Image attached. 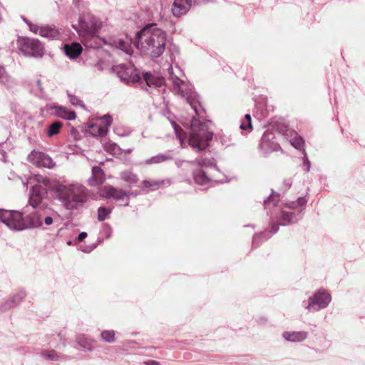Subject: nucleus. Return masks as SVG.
Wrapping results in <instances>:
<instances>
[{
    "mask_svg": "<svg viewBox=\"0 0 365 365\" xmlns=\"http://www.w3.org/2000/svg\"><path fill=\"white\" fill-rule=\"evenodd\" d=\"M178 74H175L172 66L168 67L169 80L172 82L175 92L185 98L192 113L182 116L180 123L189 130L188 145L192 149L200 153L205 150L212 138V132L209 130L208 121L205 118V110L201 105L197 93L192 91V86L180 78L182 71L176 66Z\"/></svg>",
    "mask_w": 365,
    "mask_h": 365,
    "instance_id": "1",
    "label": "nucleus"
},
{
    "mask_svg": "<svg viewBox=\"0 0 365 365\" xmlns=\"http://www.w3.org/2000/svg\"><path fill=\"white\" fill-rule=\"evenodd\" d=\"M307 200L300 197L295 201H279V194L274 191L264 200V209L270 216L272 227L270 231L255 235L252 240V245L258 246L261 239L267 240L272 235L277 232L279 225L287 226L297 223L302 218L303 212L306 207Z\"/></svg>",
    "mask_w": 365,
    "mask_h": 365,
    "instance_id": "2",
    "label": "nucleus"
},
{
    "mask_svg": "<svg viewBox=\"0 0 365 365\" xmlns=\"http://www.w3.org/2000/svg\"><path fill=\"white\" fill-rule=\"evenodd\" d=\"M166 42L167 33L155 24H148L136 33L133 43L143 55L155 58L164 53ZM132 43V38L125 36L114 39L111 45L126 54L131 55L133 51Z\"/></svg>",
    "mask_w": 365,
    "mask_h": 365,
    "instance_id": "3",
    "label": "nucleus"
},
{
    "mask_svg": "<svg viewBox=\"0 0 365 365\" xmlns=\"http://www.w3.org/2000/svg\"><path fill=\"white\" fill-rule=\"evenodd\" d=\"M53 195L68 210H78L88 199V190L79 183L54 182Z\"/></svg>",
    "mask_w": 365,
    "mask_h": 365,
    "instance_id": "4",
    "label": "nucleus"
},
{
    "mask_svg": "<svg viewBox=\"0 0 365 365\" xmlns=\"http://www.w3.org/2000/svg\"><path fill=\"white\" fill-rule=\"evenodd\" d=\"M24 186L27 189L29 184L31 185L29 191V203L34 208H37L48 197V190L53 193V187L56 181H51L46 177L41 175H33L24 180Z\"/></svg>",
    "mask_w": 365,
    "mask_h": 365,
    "instance_id": "5",
    "label": "nucleus"
},
{
    "mask_svg": "<svg viewBox=\"0 0 365 365\" xmlns=\"http://www.w3.org/2000/svg\"><path fill=\"white\" fill-rule=\"evenodd\" d=\"M78 25V33L86 43H88V39L95 38L98 36L102 23L98 18L88 14L79 17Z\"/></svg>",
    "mask_w": 365,
    "mask_h": 365,
    "instance_id": "6",
    "label": "nucleus"
},
{
    "mask_svg": "<svg viewBox=\"0 0 365 365\" xmlns=\"http://www.w3.org/2000/svg\"><path fill=\"white\" fill-rule=\"evenodd\" d=\"M17 45L20 52L26 57L40 58L45 53L43 44L36 38L19 37Z\"/></svg>",
    "mask_w": 365,
    "mask_h": 365,
    "instance_id": "7",
    "label": "nucleus"
},
{
    "mask_svg": "<svg viewBox=\"0 0 365 365\" xmlns=\"http://www.w3.org/2000/svg\"><path fill=\"white\" fill-rule=\"evenodd\" d=\"M331 302V294L325 289L321 288L308 298L307 303L304 304V307L309 312H317L326 309Z\"/></svg>",
    "mask_w": 365,
    "mask_h": 365,
    "instance_id": "8",
    "label": "nucleus"
},
{
    "mask_svg": "<svg viewBox=\"0 0 365 365\" xmlns=\"http://www.w3.org/2000/svg\"><path fill=\"white\" fill-rule=\"evenodd\" d=\"M0 220L13 230L26 229V225L22 218V212L0 209Z\"/></svg>",
    "mask_w": 365,
    "mask_h": 365,
    "instance_id": "9",
    "label": "nucleus"
},
{
    "mask_svg": "<svg viewBox=\"0 0 365 365\" xmlns=\"http://www.w3.org/2000/svg\"><path fill=\"white\" fill-rule=\"evenodd\" d=\"M113 71L120 79L127 84H135L140 80V76L132 65L120 64L113 66Z\"/></svg>",
    "mask_w": 365,
    "mask_h": 365,
    "instance_id": "10",
    "label": "nucleus"
},
{
    "mask_svg": "<svg viewBox=\"0 0 365 365\" xmlns=\"http://www.w3.org/2000/svg\"><path fill=\"white\" fill-rule=\"evenodd\" d=\"M213 0H174L172 5V14L175 17L186 14L192 6L206 4Z\"/></svg>",
    "mask_w": 365,
    "mask_h": 365,
    "instance_id": "11",
    "label": "nucleus"
},
{
    "mask_svg": "<svg viewBox=\"0 0 365 365\" xmlns=\"http://www.w3.org/2000/svg\"><path fill=\"white\" fill-rule=\"evenodd\" d=\"M133 192L130 190H124L111 185H106L101 190V196L104 198H113L115 201L124 202V206L129 205V200Z\"/></svg>",
    "mask_w": 365,
    "mask_h": 365,
    "instance_id": "12",
    "label": "nucleus"
},
{
    "mask_svg": "<svg viewBox=\"0 0 365 365\" xmlns=\"http://www.w3.org/2000/svg\"><path fill=\"white\" fill-rule=\"evenodd\" d=\"M30 205L25 206L22 212V218L26 225V228H39L42 209L36 210Z\"/></svg>",
    "mask_w": 365,
    "mask_h": 365,
    "instance_id": "13",
    "label": "nucleus"
},
{
    "mask_svg": "<svg viewBox=\"0 0 365 365\" xmlns=\"http://www.w3.org/2000/svg\"><path fill=\"white\" fill-rule=\"evenodd\" d=\"M28 160L37 167H42L51 169L55 166V163L52 158L47 154L39 152L32 151L28 156Z\"/></svg>",
    "mask_w": 365,
    "mask_h": 365,
    "instance_id": "14",
    "label": "nucleus"
},
{
    "mask_svg": "<svg viewBox=\"0 0 365 365\" xmlns=\"http://www.w3.org/2000/svg\"><path fill=\"white\" fill-rule=\"evenodd\" d=\"M60 215L57 211L52 208L46 207L41 210V225L39 228L47 230L51 225L58 223L59 221Z\"/></svg>",
    "mask_w": 365,
    "mask_h": 365,
    "instance_id": "15",
    "label": "nucleus"
},
{
    "mask_svg": "<svg viewBox=\"0 0 365 365\" xmlns=\"http://www.w3.org/2000/svg\"><path fill=\"white\" fill-rule=\"evenodd\" d=\"M143 79L145 82V89L148 92L152 93V88L157 89L164 85V78L161 76L153 75L150 72L143 73Z\"/></svg>",
    "mask_w": 365,
    "mask_h": 365,
    "instance_id": "16",
    "label": "nucleus"
},
{
    "mask_svg": "<svg viewBox=\"0 0 365 365\" xmlns=\"http://www.w3.org/2000/svg\"><path fill=\"white\" fill-rule=\"evenodd\" d=\"M274 138V136L272 132L269 130L265 131L261 138V149L265 152L277 150L279 145L273 141Z\"/></svg>",
    "mask_w": 365,
    "mask_h": 365,
    "instance_id": "17",
    "label": "nucleus"
},
{
    "mask_svg": "<svg viewBox=\"0 0 365 365\" xmlns=\"http://www.w3.org/2000/svg\"><path fill=\"white\" fill-rule=\"evenodd\" d=\"M189 163L192 166L197 165L201 169L214 168L216 171L219 172L215 159L212 157L207 156L205 154L198 156L194 160L189 161Z\"/></svg>",
    "mask_w": 365,
    "mask_h": 365,
    "instance_id": "18",
    "label": "nucleus"
},
{
    "mask_svg": "<svg viewBox=\"0 0 365 365\" xmlns=\"http://www.w3.org/2000/svg\"><path fill=\"white\" fill-rule=\"evenodd\" d=\"M170 185L171 180L170 179L158 180H144L141 182V188L143 190L148 189L145 190V192H148L149 190L153 191L158 189L159 187L169 186Z\"/></svg>",
    "mask_w": 365,
    "mask_h": 365,
    "instance_id": "19",
    "label": "nucleus"
},
{
    "mask_svg": "<svg viewBox=\"0 0 365 365\" xmlns=\"http://www.w3.org/2000/svg\"><path fill=\"white\" fill-rule=\"evenodd\" d=\"M282 338L289 342H302L308 337L306 331H285L282 334Z\"/></svg>",
    "mask_w": 365,
    "mask_h": 365,
    "instance_id": "20",
    "label": "nucleus"
},
{
    "mask_svg": "<svg viewBox=\"0 0 365 365\" xmlns=\"http://www.w3.org/2000/svg\"><path fill=\"white\" fill-rule=\"evenodd\" d=\"M0 84L7 90H14L16 86V81L8 74L5 68L0 65Z\"/></svg>",
    "mask_w": 365,
    "mask_h": 365,
    "instance_id": "21",
    "label": "nucleus"
},
{
    "mask_svg": "<svg viewBox=\"0 0 365 365\" xmlns=\"http://www.w3.org/2000/svg\"><path fill=\"white\" fill-rule=\"evenodd\" d=\"M52 113L57 117L61 118L65 120H74L76 117L74 111L68 110L67 108L61 106H54L51 108Z\"/></svg>",
    "mask_w": 365,
    "mask_h": 365,
    "instance_id": "22",
    "label": "nucleus"
},
{
    "mask_svg": "<svg viewBox=\"0 0 365 365\" xmlns=\"http://www.w3.org/2000/svg\"><path fill=\"white\" fill-rule=\"evenodd\" d=\"M26 297V292L24 290H21L18 292L16 294H14L10 299L7 300L4 303H3L0 309L2 312H6L11 309L12 307L18 305L23 299Z\"/></svg>",
    "mask_w": 365,
    "mask_h": 365,
    "instance_id": "23",
    "label": "nucleus"
},
{
    "mask_svg": "<svg viewBox=\"0 0 365 365\" xmlns=\"http://www.w3.org/2000/svg\"><path fill=\"white\" fill-rule=\"evenodd\" d=\"M83 48L79 43L73 42L64 45V52L71 59H76L82 53Z\"/></svg>",
    "mask_w": 365,
    "mask_h": 365,
    "instance_id": "24",
    "label": "nucleus"
},
{
    "mask_svg": "<svg viewBox=\"0 0 365 365\" xmlns=\"http://www.w3.org/2000/svg\"><path fill=\"white\" fill-rule=\"evenodd\" d=\"M104 180L103 170L99 166H93L92 168V175L88 180L90 186H97L103 183Z\"/></svg>",
    "mask_w": 365,
    "mask_h": 365,
    "instance_id": "25",
    "label": "nucleus"
},
{
    "mask_svg": "<svg viewBox=\"0 0 365 365\" xmlns=\"http://www.w3.org/2000/svg\"><path fill=\"white\" fill-rule=\"evenodd\" d=\"M173 158V155L169 153H158L154 156H152L145 160L141 164L145 165L160 164L170 160Z\"/></svg>",
    "mask_w": 365,
    "mask_h": 365,
    "instance_id": "26",
    "label": "nucleus"
},
{
    "mask_svg": "<svg viewBox=\"0 0 365 365\" xmlns=\"http://www.w3.org/2000/svg\"><path fill=\"white\" fill-rule=\"evenodd\" d=\"M41 36L51 40L58 39L60 37V31L54 25H47L41 29Z\"/></svg>",
    "mask_w": 365,
    "mask_h": 365,
    "instance_id": "27",
    "label": "nucleus"
},
{
    "mask_svg": "<svg viewBox=\"0 0 365 365\" xmlns=\"http://www.w3.org/2000/svg\"><path fill=\"white\" fill-rule=\"evenodd\" d=\"M192 175L195 183L200 185H207L212 180L207 173L201 168L194 170Z\"/></svg>",
    "mask_w": 365,
    "mask_h": 365,
    "instance_id": "28",
    "label": "nucleus"
},
{
    "mask_svg": "<svg viewBox=\"0 0 365 365\" xmlns=\"http://www.w3.org/2000/svg\"><path fill=\"white\" fill-rule=\"evenodd\" d=\"M113 119L112 116L109 114L104 115L100 119V124L101 127L98 128V134L100 135H106L108 133V129L112 124Z\"/></svg>",
    "mask_w": 365,
    "mask_h": 365,
    "instance_id": "29",
    "label": "nucleus"
},
{
    "mask_svg": "<svg viewBox=\"0 0 365 365\" xmlns=\"http://www.w3.org/2000/svg\"><path fill=\"white\" fill-rule=\"evenodd\" d=\"M120 178L125 182L132 185L135 184L138 181L137 175L130 170H125L120 173Z\"/></svg>",
    "mask_w": 365,
    "mask_h": 365,
    "instance_id": "30",
    "label": "nucleus"
},
{
    "mask_svg": "<svg viewBox=\"0 0 365 365\" xmlns=\"http://www.w3.org/2000/svg\"><path fill=\"white\" fill-rule=\"evenodd\" d=\"M62 127V123L60 121L53 122L48 128L47 134L48 136H53L59 133L60 129Z\"/></svg>",
    "mask_w": 365,
    "mask_h": 365,
    "instance_id": "31",
    "label": "nucleus"
},
{
    "mask_svg": "<svg viewBox=\"0 0 365 365\" xmlns=\"http://www.w3.org/2000/svg\"><path fill=\"white\" fill-rule=\"evenodd\" d=\"M112 212V208L106 207H100L98 209V220L100 222L104 221Z\"/></svg>",
    "mask_w": 365,
    "mask_h": 365,
    "instance_id": "32",
    "label": "nucleus"
},
{
    "mask_svg": "<svg viewBox=\"0 0 365 365\" xmlns=\"http://www.w3.org/2000/svg\"><path fill=\"white\" fill-rule=\"evenodd\" d=\"M101 339L107 343L115 341V331L113 330H104L101 333Z\"/></svg>",
    "mask_w": 365,
    "mask_h": 365,
    "instance_id": "33",
    "label": "nucleus"
},
{
    "mask_svg": "<svg viewBox=\"0 0 365 365\" xmlns=\"http://www.w3.org/2000/svg\"><path fill=\"white\" fill-rule=\"evenodd\" d=\"M41 356L44 358L45 359L50 360V361H58L60 359V356L58 354L54 351H46L44 350L41 353Z\"/></svg>",
    "mask_w": 365,
    "mask_h": 365,
    "instance_id": "34",
    "label": "nucleus"
},
{
    "mask_svg": "<svg viewBox=\"0 0 365 365\" xmlns=\"http://www.w3.org/2000/svg\"><path fill=\"white\" fill-rule=\"evenodd\" d=\"M173 128L175 132L177 138L179 139L180 143H182L186 137V133L177 123L172 122Z\"/></svg>",
    "mask_w": 365,
    "mask_h": 365,
    "instance_id": "35",
    "label": "nucleus"
},
{
    "mask_svg": "<svg viewBox=\"0 0 365 365\" xmlns=\"http://www.w3.org/2000/svg\"><path fill=\"white\" fill-rule=\"evenodd\" d=\"M290 143L292 146H294L297 150H301L304 147V140L302 137L296 135L292 139H291Z\"/></svg>",
    "mask_w": 365,
    "mask_h": 365,
    "instance_id": "36",
    "label": "nucleus"
},
{
    "mask_svg": "<svg viewBox=\"0 0 365 365\" xmlns=\"http://www.w3.org/2000/svg\"><path fill=\"white\" fill-rule=\"evenodd\" d=\"M77 341L80 346L82 347L87 349L90 351L93 350V347L89 344V340L85 337L84 335H81L77 337Z\"/></svg>",
    "mask_w": 365,
    "mask_h": 365,
    "instance_id": "37",
    "label": "nucleus"
},
{
    "mask_svg": "<svg viewBox=\"0 0 365 365\" xmlns=\"http://www.w3.org/2000/svg\"><path fill=\"white\" fill-rule=\"evenodd\" d=\"M69 102L73 106H79L80 107L85 108L83 102L77 96L68 93Z\"/></svg>",
    "mask_w": 365,
    "mask_h": 365,
    "instance_id": "38",
    "label": "nucleus"
},
{
    "mask_svg": "<svg viewBox=\"0 0 365 365\" xmlns=\"http://www.w3.org/2000/svg\"><path fill=\"white\" fill-rule=\"evenodd\" d=\"M43 26H40L38 24L34 23L29 24V30L35 34H41V29Z\"/></svg>",
    "mask_w": 365,
    "mask_h": 365,
    "instance_id": "39",
    "label": "nucleus"
},
{
    "mask_svg": "<svg viewBox=\"0 0 365 365\" xmlns=\"http://www.w3.org/2000/svg\"><path fill=\"white\" fill-rule=\"evenodd\" d=\"M99 127H101V125H99L98 123L91 125L89 130L90 133L93 136H104L105 135L98 134V128Z\"/></svg>",
    "mask_w": 365,
    "mask_h": 365,
    "instance_id": "40",
    "label": "nucleus"
},
{
    "mask_svg": "<svg viewBox=\"0 0 365 365\" xmlns=\"http://www.w3.org/2000/svg\"><path fill=\"white\" fill-rule=\"evenodd\" d=\"M169 52H170V62L173 63L175 60V54L178 53V48H176L175 46H173V49L172 48L169 49Z\"/></svg>",
    "mask_w": 365,
    "mask_h": 365,
    "instance_id": "41",
    "label": "nucleus"
},
{
    "mask_svg": "<svg viewBox=\"0 0 365 365\" xmlns=\"http://www.w3.org/2000/svg\"><path fill=\"white\" fill-rule=\"evenodd\" d=\"M303 160H304L303 165H304V167H305L306 171L307 172L309 171L311 164H310V162H309L306 153H304Z\"/></svg>",
    "mask_w": 365,
    "mask_h": 365,
    "instance_id": "42",
    "label": "nucleus"
},
{
    "mask_svg": "<svg viewBox=\"0 0 365 365\" xmlns=\"http://www.w3.org/2000/svg\"><path fill=\"white\" fill-rule=\"evenodd\" d=\"M68 230V225H65L63 227H61L56 234L57 237H62L66 234V230Z\"/></svg>",
    "mask_w": 365,
    "mask_h": 365,
    "instance_id": "43",
    "label": "nucleus"
},
{
    "mask_svg": "<svg viewBox=\"0 0 365 365\" xmlns=\"http://www.w3.org/2000/svg\"><path fill=\"white\" fill-rule=\"evenodd\" d=\"M190 160H175V165L178 168H181L184 163H186L187 165L191 166L189 163Z\"/></svg>",
    "mask_w": 365,
    "mask_h": 365,
    "instance_id": "44",
    "label": "nucleus"
},
{
    "mask_svg": "<svg viewBox=\"0 0 365 365\" xmlns=\"http://www.w3.org/2000/svg\"><path fill=\"white\" fill-rule=\"evenodd\" d=\"M240 128L242 129V130H251L252 128H250L249 126H248V123H246V120H243L242 122L240 124Z\"/></svg>",
    "mask_w": 365,
    "mask_h": 365,
    "instance_id": "45",
    "label": "nucleus"
},
{
    "mask_svg": "<svg viewBox=\"0 0 365 365\" xmlns=\"http://www.w3.org/2000/svg\"><path fill=\"white\" fill-rule=\"evenodd\" d=\"M87 232H81L76 238V240L78 242L83 241L87 237Z\"/></svg>",
    "mask_w": 365,
    "mask_h": 365,
    "instance_id": "46",
    "label": "nucleus"
},
{
    "mask_svg": "<svg viewBox=\"0 0 365 365\" xmlns=\"http://www.w3.org/2000/svg\"><path fill=\"white\" fill-rule=\"evenodd\" d=\"M244 120H246V123H248V126L250 128H252V118H251V115L250 114H246L245 115V118Z\"/></svg>",
    "mask_w": 365,
    "mask_h": 365,
    "instance_id": "47",
    "label": "nucleus"
},
{
    "mask_svg": "<svg viewBox=\"0 0 365 365\" xmlns=\"http://www.w3.org/2000/svg\"><path fill=\"white\" fill-rule=\"evenodd\" d=\"M36 88L38 90V91L40 93H41L43 91V87H42V85H41V80L40 79H38L36 82Z\"/></svg>",
    "mask_w": 365,
    "mask_h": 365,
    "instance_id": "48",
    "label": "nucleus"
},
{
    "mask_svg": "<svg viewBox=\"0 0 365 365\" xmlns=\"http://www.w3.org/2000/svg\"><path fill=\"white\" fill-rule=\"evenodd\" d=\"M96 247V245H93L91 247H86L85 249H83L82 251L83 252H85V253H88V252H91L93 250H94Z\"/></svg>",
    "mask_w": 365,
    "mask_h": 365,
    "instance_id": "49",
    "label": "nucleus"
},
{
    "mask_svg": "<svg viewBox=\"0 0 365 365\" xmlns=\"http://www.w3.org/2000/svg\"><path fill=\"white\" fill-rule=\"evenodd\" d=\"M292 181L291 179H287L284 181V184L285 185L286 189H289L292 185Z\"/></svg>",
    "mask_w": 365,
    "mask_h": 365,
    "instance_id": "50",
    "label": "nucleus"
},
{
    "mask_svg": "<svg viewBox=\"0 0 365 365\" xmlns=\"http://www.w3.org/2000/svg\"><path fill=\"white\" fill-rule=\"evenodd\" d=\"M0 158L4 161V162H6V152L2 150V149H0Z\"/></svg>",
    "mask_w": 365,
    "mask_h": 365,
    "instance_id": "51",
    "label": "nucleus"
},
{
    "mask_svg": "<svg viewBox=\"0 0 365 365\" xmlns=\"http://www.w3.org/2000/svg\"><path fill=\"white\" fill-rule=\"evenodd\" d=\"M146 365H160V363L158 361L155 360H149L145 362Z\"/></svg>",
    "mask_w": 365,
    "mask_h": 365,
    "instance_id": "52",
    "label": "nucleus"
},
{
    "mask_svg": "<svg viewBox=\"0 0 365 365\" xmlns=\"http://www.w3.org/2000/svg\"><path fill=\"white\" fill-rule=\"evenodd\" d=\"M213 180L215 182H226L229 181L226 177H225V178H223V179L217 178V179H215Z\"/></svg>",
    "mask_w": 365,
    "mask_h": 365,
    "instance_id": "53",
    "label": "nucleus"
},
{
    "mask_svg": "<svg viewBox=\"0 0 365 365\" xmlns=\"http://www.w3.org/2000/svg\"><path fill=\"white\" fill-rule=\"evenodd\" d=\"M22 19L27 24L28 26H29V24L31 23V21H29L26 18H25L24 16L22 17Z\"/></svg>",
    "mask_w": 365,
    "mask_h": 365,
    "instance_id": "54",
    "label": "nucleus"
},
{
    "mask_svg": "<svg viewBox=\"0 0 365 365\" xmlns=\"http://www.w3.org/2000/svg\"><path fill=\"white\" fill-rule=\"evenodd\" d=\"M329 346V341H327L324 347L323 348L322 351H324V350H327Z\"/></svg>",
    "mask_w": 365,
    "mask_h": 365,
    "instance_id": "55",
    "label": "nucleus"
},
{
    "mask_svg": "<svg viewBox=\"0 0 365 365\" xmlns=\"http://www.w3.org/2000/svg\"><path fill=\"white\" fill-rule=\"evenodd\" d=\"M66 244H67L68 245H71L73 244V242H72L71 240H68V241L66 242Z\"/></svg>",
    "mask_w": 365,
    "mask_h": 365,
    "instance_id": "56",
    "label": "nucleus"
},
{
    "mask_svg": "<svg viewBox=\"0 0 365 365\" xmlns=\"http://www.w3.org/2000/svg\"><path fill=\"white\" fill-rule=\"evenodd\" d=\"M133 192V194H131L130 195H133V196H137L138 195V192H134V191H131Z\"/></svg>",
    "mask_w": 365,
    "mask_h": 365,
    "instance_id": "57",
    "label": "nucleus"
},
{
    "mask_svg": "<svg viewBox=\"0 0 365 365\" xmlns=\"http://www.w3.org/2000/svg\"><path fill=\"white\" fill-rule=\"evenodd\" d=\"M80 0H73L74 2H78Z\"/></svg>",
    "mask_w": 365,
    "mask_h": 365,
    "instance_id": "58",
    "label": "nucleus"
}]
</instances>
